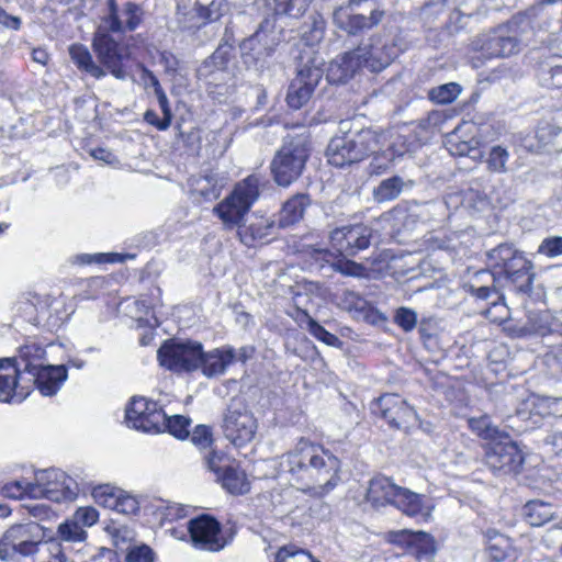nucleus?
<instances>
[{"label": "nucleus", "instance_id": "f257e3e1", "mask_svg": "<svg viewBox=\"0 0 562 562\" xmlns=\"http://www.w3.org/2000/svg\"><path fill=\"white\" fill-rule=\"evenodd\" d=\"M487 269L475 272L463 285L467 293L496 305L504 300L502 289L530 293L535 280L533 265L513 244H499L486 252Z\"/></svg>", "mask_w": 562, "mask_h": 562}, {"label": "nucleus", "instance_id": "f03ea898", "mask_svg": "<svg viewBox=\"0 0 562 562\" xmlns=\"http://www.w3.org/2000/svg\"><path fill=\"white\" fill-rule=\"evenodd\" d=\"M280 469L297 490L322 497L338 484L340 460L323 446L301 439L281 456Z\"/></svg>", "mask_w": 562, "mask_h": 562}, {"label": "nucleus", "instance_id": "7ed1b4c3", "mask_svg": "<svg viewBox=\"0 0 562 562\" xmlns=\"http://www.w3.org/2000/svg\"><path fill=\"white\" fill-rule=\"evenodd\" d=\"M532 31L533 25L528 13H517L506 23L479 36L473 45L490 58H506L521 50Z\"/></svg>", "mask_w": 562, "mask_h": 562}, {"label": "nucleus", "instance_id": "20e7f679", "mask_svg": "<svg viewBox=\"0 0 562 562\" xmlns=\"http://www.w3.org/2000/svg\"><path fill=\"white\" fill-rule=\"evenodd\" d=\"M311 151V135L307 130L284 137L270 164L276 183L286 188L295 182L302 176Z\"/></svg>", "mask_w": 562, "mask_h": 562}, {"label": "nucleus", "instance_id": "39448f33", "mask_svg": "<svg viewBox=\"0 0 562 562\" xmlns=\"http://www.w3.org/2000/svg\"><path fill=\"white\" fill-rule=\"evenodd\" d=\"M46 528L38 522L11 526L0 539V559L5 562H34L46 542Z\"/></svg>", "mask_w": 562, "mask_h": 562}, {"label": "nucleus", "instance_id": "423d86ee", "mask_svg": "<svg viewBox=\"0 0 562 562\" xmlns=\"http://www.w3.org/2000/svg\"><path fill=\"white\" fill-rule=\"evenodd\" d=\"M284 40L283 29L274 26L272 20L262 19L256 32L239 44L243 64L256 74L263 72L269 66L270 58Z\"/></svg>", "mask_w": 562, "mask_h": 562}, {"label": "nucleus", "instance_id": "0eeeda50", "mask_svg": "<svg viewBox=\"0 0 562 562\" xmlns=\"http://www.w3.org/2000/svg\"><path fill=\"white\" fill-rule=\"evenodd\" d=\"M380 137L379 133L370 128L355 134L334 136L326 149L328 162L338 168L358 164L378 151Z\"/></svg>", "mask_w": 562, "mask_h": 562}, {"label": "nucleus", "instance_id": "6e6552de", "mask_svg": "<svg viewBox=\"0 0 562 562\" xmlns=\"http://www.w3.org/2000/svg\"><path fill=\"white\" fill-rule=\"evenodd\" d=\"M367 501L375 508L394 506L409 517H415L423 512L422 495L396 485L390 477L383 475L370 481Z\"/></svg>", "mask_w": 562, "mask_h": 562}, {"label": "nucleus", "instance_id": "1a4fd4ad", "mask_svg": "<svg viewBox=\"0 0 562 562\" xmlns=\"http://www.w3.org/2000/svg\"><path fill=\"white\" fill-rule=\"evenodd\" d=\"M259 196V178L249 176L214 207L226 229L238 228L245 215Z\"/></svg>", "mask_w": 562, "mask_h": 562}, {"label": "nucleus", "instance_id": "9d476101", "mask_svg": "<svg viewBox=\"0 0 562 562\" xmlns=\"http://www.w3.org/2000/svg\"><path fill=\"white\" fill-rule=\"evenodd\" d=\"M324 59L313 49L304 50L300 57L296 77L291 81L286 94L290 108L301 109L311 99V95L323 78Z\"/></svg>", "mask_w": 562, "mask_h": 562}, {"label": "nucleus", "instance_id": "9b49d317", "mask_svg": "<svg viewBox=\"0 0 562 562\" xmlns=\"http://www.w3.org/2000/svg\"><path fill=\"white\" fill-rule=\"evenodd\" d=\"M30 497H45L49 501L71 502L78 493V483L58 469L41 470L35 473V481L29 486Z\"/></svg>", "mask_w": 562, "mask_h": 562}, {"label": "nucleus", "instance_id": "f8f14e48", "mask_svg": "<svg viewBox=\"0 0 562 562\" xmlns=\"http://www.w3.org/2000/svg\"><path fill=\"white\" fill-rule=\"evenodd\" d=\"M202 344L198 341L168 340L157 352L160 366L180 373L200 368L202 360Z\"/></svg>", "mask_w": 562, "mask_h": 562}, {"label": "nucleus", "instance_id": "ddd939ff", "mask_svg": "<svg viewBox=\"0 0 562 562\" xmlns=\"http://www.w3.org/2000/svg\"><path fill=\"white\" fill-rule=\"evenodd\" d=\"M257 427V420L244 398H232L223 420L225 437L235 446L241 447L254 439Z\"/></svg>", "mask_w": 562, "mask_h": 562}, {"label": "nucleus", "instance_id": "4468645a", "mask_svg": "<svg viewBox=\"0 0 562 562\" xmlns=\"http://www.w3.org/2000/svg\"><path fill=\"white\" fill-rule=\"evenodd\" d=\"M226 7V0H194V7L189 10L178 4L176 22L180 30L193 32L218 21Z\"/></svg>", "mask_w": 562, "mask_h": 562}, {"label": "nucleus", "instance_id": "2eb2a0df", "mask_svg": "<svg viewBox=\"0 0 562 562\" xmlns=\"http://www.w3.org/2000/svg\"><path fill=\"white\" fill-rule=\"evenodd\" d=\"M125 420L128 427L136 430L160 432L165 412L156 402L135 396L125 409Z\"/></svg>", "mask_w": 562, "mask_h": 562}, {"label": "nucleus", "instance_id": "dca6fc26", "mask_svg": "<svg viewBox=\"0 0 562 562\" xmlns=\"http://www.w3.org/2000/svg\"><path fill=\"white\" fill-rule=\"evenodd\" d=\"M356 52L362 66L372 72H379L386 68L397 54L393 41L381 34L372 35L362 42Z\"/></svg>", "mask_w": 562, "mask_h": 562}, {"label": "nucleus", "instance_id": "f3484780", "mask_svg": "<svg viewBox=\"0 0 562 562\" xmlns=\"http://www.w3.org/2000/svg\"><path fill=\"white\" fill-rule=\"evenodd\" d=\"M188 531L195 549L217 552L227 544L222 535L221 524L209 515H201L189 520Z\"/></svg>", "mask_w": 562, "mask_h": 562}, {"label": "nucleus", "instance_id": "a211bd4d", "mask_svg": "<svg viewBox=\"0 0 562 562\" xmlns=\"http://www.w3.org/2000/svg\"><path fill=\"white\" fill-rule=\"evenodd\" d=\"M305 254L311 258V266L319 271L329 270L353 278L367 277V268L361 263L347 259V255H336L326 248H316L314 246L307 247Z\"/></svg>", "mask_w": 562, "mask_h": 562}, {"label": "nucleus", "instance_id": "6ab92c4d", "mask_svg": "<svg viewBox=\"0 0 562 562\" xmlns=\"http://www.w3.org/2000/svg\"><path fill=\"white\" fill-rule=\"evenodd\" d=\"M144 11L135 2H125L119 7L116 0H106V13L99 26L112 33H125L136 30L143 20Z\"/></svg>", "mask_w": 562, "mask_h": 562}, {"label": "nucleus", "instance_id": "aec40b11", "mask_svg": "<svg viewBox=\"0 0 562 562\" xmlns=\"http://www.w3.org/2000/svg\"><path fill=\"white\" fill-rule=\"evenodd\" d=\"M524 463V456L518 446L512 441L488 443L485 450V464L494 473H518Z\"/></svg>", "mask_w": 562, "mask_h": 562}, {"label": "nucleus", "instance_id": "412c9836", "mask_svg": "<svg viewBox=\"0 0 562 562\" xmlns=\"http://www.w3.org/2000/svg\"><path fill=\"white\" fill-rule=\"evenodd\" d=\"M373 411L396 429L407 431L417 424L418 416L407 402L396 394H384L375 403Z\"/></svg>", "mask_w": 562, "mask_h": 562}, {"label": "nucleus", "instance_id": "4be33fe9", "mask_svg": "<svg viewBox=\"0 0 562 562\" xmlns=\"http://www.w3.org/2000/svg\"><path fill=\"white\" fill-rule=\"evenodd\" d=\"M431 5H441L450 11L447 27L451 33L465 25L463 20L498 9L497 4H492V0H435Z\"/></svg>", "mask_w": 562, "mask_h": 562}, {"label": "nucleus", "instance_id": "5701e85b", "mask_svg": "<svg viewBox=\"0 0 562 562\" xmlns=\"http://www.w3.org/2000/svg\"><path fill=\"white\" fill-rule=\"evenodd\" d=\"M372 229L363 224L342 226L330 232L333 248L340 255L353 256L370 246Z\"/></svg>", "mask_w": 562, "mask_h": 562}, {"label": "nucleus", "instance_id": "b1692460", "mask_svg": "<svg viewBox=\"0 0 562 562\" xmlns=\"http://www.w3.org/2000/svg\"><path fill=\"white\" fill-rule=\"evenodd\" d=\"M104 27L98 26L92 46L99 61L116 78L125 79L126 72L122 67V53L120 44Z\"/></svg>", "mask_w": 562, "mask_h": 562}, {"label": "nucleus", "instance_id": "393cba45", "mask_svg": "<svg viewBox=\"0 0 562 562\" xmlns=\"http://www.w3.org/2000/svg\"><path fill=\"white\" fill-rule=\"evenodd\" d=\"M222 457L217 452H211L206 457L207 468L215 473L216 481L232 494H245L249 491L246 474L232 465H221Z\"/></svg>", "mask_w": 562, "mask_h": 562}, {"label": "nucleus", "instance_id": "a878e982", "mask_svg": "<svg viewBox=\"0 0 562 562\" xmlns=\"http://www.w3.org/2000/svg\"><path fill=\"white\" fill-rule=\"evenodd\" d=\"M312 0H266L267 11L262 19L274 22V26L283 29L285 33V20L299 19L304 15Z\"/></svg>", "mask_w": 562, "mask_h": 562}, {"label": "nucleus", "instance_id": "bb28decb", "mask_svg": "<svg viewBox=\"0 0 562 562\" xmlns=\"http://www.w3.org/2000/svg\"><path fill=\"white\" fill-rule=\"evenodd\" d=\"M278 224L266 216L252 214L241 222L237 228L239 240L250 247L276 233Z\"/></svg>", "mask_w": 562, "mask_h": 562}, {"label": "nucleus", "instance_id": "cd10ccee", "mask_svg": "<svg viewBox=\"0 0 562 562\" xmlns=\"http://www.w3.org/2000/svg\"><path fill=\"white\" fill-rule=\"evenodd\" d=\"M21 373L19 364L13 363V359H0V402L21 403L26 397L27 393H23L19 389L18 378Z\"/></svg>", "mask_w": 562, "mask_h": 562}, {"label": "nucleus", "instance_id": "c85d7f7f", "mask_svg": "<svg viewBox=\"0 0 562 562\" xmlns=\"http://www.w3.org/2000/svg\"><path fill=\"white\" fill-rule=\"evenodd\" d=\"M34 383L44 396L55 395L67 380V368L64 364H43L33 373Z\"/></svg>", "mask_w": 562, "mask_h": 562}, {"label": "nucleus", "instance_id": "c756f323", "mask_svg": "<svg viewBox=\"0 0 562 562\" xmlns=\"http://www.w3.org/2000/svg\"><path fill=\"white\" fill-rule=\"evenodd\" d=\"M362 67L356 49L346 52L329 63L327 80L333 83H345Z\"/></svg>", "mask_w": 562, "mask_h": 562}, {"label": "nucleus", "instance_id": "7c9ffc66", "mask_svg": "<svg viewBox=\"0 0 562 562\" xmlns=\"http://www.w3.org/2000/svg\"><path fill=\"white\" fill-rule=\"evenodd\" d=\"M392 541L406 544L412 548L417 558H430L436 552L435 540L434 538L424 531H411L407 529L394 532L392 535Z\"/></svg>", "mask_w": 562, "mask_h": 562}, {"label": "nucleus", "instance_id": "2f4dec72", "mask_svg": "<svg viewBox=\"0 0 562 562\" xmlns=\"http://www.w3.org/2000/svg\"><path fill=\"white\" fill-rule=\"evenodd\" d=\"M232 346L224 345L209 352L202 350L201 369L205 376L214 378L226 372L232 364Z\"/></svg>", "mask_w": 562, "mask_h": 562}, {"label": "nucleus", "instance_id": "473e14b6", "mask_svg": "<svg viewBox=\"0 0 562 562\" xmlns=\"http://www.w3.org/2000/svg\"><path fill=\"white\" fill-rule=\"evenodd\" d=\"M311 205V198L305 193H297L286 200L279 213L278 227H289L299 223Z\"/></svg>", "mask_w": 562, "mask_h": 562}, {"label": "nucleus", "instance_id": "72a5a7b5", "mask_svg": "<svg viewBox=\"0 0 562 562\" xmlns=\"http://www.w3.org/2000/svg\"><path fill=\"white\" fill-rule=\"evenodd\" d=\"M383 16V10L374 9L368 16L363 14H351L345 21H342L340 12L338 20H335V22L347 34L359 35L362 32L371 30L373 26L378 25L382 21Z\"/></svg>", "mask_w": 562, "mask_h": 562}, {"label": "nucleus", "instance_id": "f704fd0d", "mask_svg": "<svg viewBox=\"0 0 562 562\" xmlns=\"http://www.w3.org/2000/svg\"><path fill=\"white\" fill-rule=\"evenodd\" d=\"M485 552L490 562H504L512 552L510 539L495 529H487L484 533Z\"/></svg>", "mask_w": 562, "mask_h": 562}, {"label": "nucleus", "instance_id": "c9c22d12", "mask_svg": "<svg viewBox=\"0 0 562 562\" xmlns=\"http://www.w3.org/2000/svg\"><path fill=\"white\" fill-rule=\"evenodd\" d=\"M45 349L35 342L26 344L19 350V357L12 358L14 364H19L21 372L33 373L44 364Z\"/></svg>", "mask_w": 562, "mask_h": 562}, {"label": "nucleus", "instance_id": "e433bc0d", "mask_svg": "<svg viewBox=\"0 0 562 562\" xmlns=\"http://www.w3.org/2000/svg\"><path fill=\"white\" fill-rule=\"evenodd\" d=\"M325 29L326 21L319 12L313 11L306 16L305 21L299 29V33L302 37V41H304V43L310 46L307 50L312 49V46L323 40Z\"/></svg>", "mask_w": 562, "mask_h": 562}, {"label": "nucleus", "instance_id": "4c0bfd02", "mask_svg": "<svg viewBox=\"0 0 562 562\" xmlns=\"http://www.w3.org/2000/svg\"><path fill=\"white\" fill-rule=\"evenodd\" d=\"M522 515L529 525L540 527L552 520L555 517V512L550 503L532 499L525 504Z\"/></svg>", "mask_w": 562, "mask_h": 562}, {"label": "nucleus", "instance_id": "58836bf2", "mask_svg": "<svg viewBox=\"0 0 562 562\" xmlns=\"http://www.w3.org/2000/svg\"><path fill=\"white\" fill-rule=\"evenodd\" d=\"M69 55L75 65L82 71H86L95 79L103 78L106 72L98 66L89 52L82 44H72L69 47Z\"/></svg>", "mask_w": 562, "mask_h": 562}, {"label": "nucleus", "instance_id": "ea45409f", "mask_svg": "<svg viewBox=\"0 0 562 562\" xmlns=\"http://www.w3.org/2000/svg\"><path fill=\"white\" fill-rule=\"evenodd\" d=\"M407 183L400 176H393L383 179L376 187L373 188L372 195L375 202L384 203L396 200Z\"/></svg>", "mask_w": 562, "mask_h": 562}, {"label": "nucleus", "instance_id": "a19ab883", "mask_svg": "<svg viewBox=\"0 0 562 562\" xmlns=\"http://www.w3.org/2000/svg\"><path fill=\"white\" fill-rule=\"evenodd\" d=\"M87 537L88 533L82 526H79L76 520L69 518L58 526L56 537H52L48 540H57L64 547V543H83Z\"/></svg>", "mask_w": 562, "mask_h": 562}, {"label": "nucleus", "instance_id": "79ce46f5", "mask_svg": "<svg viewBox=\"0 0 562 562\" xmlns=\"http://www.w3.org/2000/svg\"><path fill=\"white\" fill-rule=\"evenodd\" d=\"M468 423L471 430L485 440H491L493 442L502 437L499 429L492 424V420L487 415L472 417Z\"/></svg>", "mask_w": 562, "mask_h": 562}, {"label": "nucleus", "instance_id": "37998d69", "mask_svg": "<svg viewBox=\"0 0 562 562\" xmlns=\"http://www.w3.org/2000/svg\"><path fill=\"white\" fill-rule=\"evenodd\" d=\"M149 508L153 514L159 516L160 521H172L184 516V509L181 508L178 504L170 503L169 501H165L161 498L154 499L149 504Z\"/></svg>", "mask_w": 562, "mask_h": 562}, {"label": "nucleus", "instance_id": "c03bdc74", "mask_svg": "<svg viewBox=\"0 0 562 562\" xmlns=\"http://www.w3.org/2000/svg\"><path fill=\"white\" fill-rule=\"evenodd\" d=\"M509 157L510 155L505 147L501 145L493 146L485 160L487 170L495 173L508 172L507 162Z\"/></svg>", "mask_w": 562, "mask_h": 562}, {"label": "nucleus", "instance_id": "a18cd8bd", "mask_svg": "<svg viewBox=\"0 0 562 562\" xmlns=\"http://www.w3.org/2000/svg\"><path fill=\"white\" fill-rule=\"evenodd\" d=\"M189 426H190L189 418L181 416V415L168 416L165 413V420H164V425L160 428V432L167 430L169 434H171L172 436H175L178 439H186L190 435Z\"/></svg>", "mask_w": 562, "mask_h": 562}, {"label": "nucleus", "instance_id": "49530a36", "mask_svg": "<svg viewBox=\"0 0 562 562\" xmlns=\"http://www.w3.org/2000/svg\"><path fill=\"white\" fill-rule=\"evenodd\" d=\"M299 312L306 319V329L313 337H315L319 341H323L327 346L335 347L340 344V340L336 335L327 331L313 317H311L306 311L299 310Z\"/></svg>", "mask_w": 562, "mask_h": 562}, {"label": "nucleus", "instance_id": "de8ad7c7", "mask_svg": "<svg viewBox=\"0 0 562 562\" xmlns=\"http://www.w3.org/2000/svg\"><path fill=\"white\" fill-rule=\"evenodd\" d=\"M461 86L456 82L445 83L429 90L428 97L438 104L453 102L461 93Z\"/></svg>", "mask_w": 562, "mask_h": 562}, {"label": "nucleus", "instance_id": "09e8293b", "mask_svg": "<svg viewBox=\"0 0 562 562\" xmlns=\"http://www.w3.org/2000/svg\"><path fill=\"white\" fill-rule=\"evenodd\" d=\"M41 552L34 562H67L65 547L57 540H46Z\"/></svg>", "mask_w": 562, "mask_h": 562}, {"label": "nucleus", "instance_id": "8fccbe9b", "mask_svg": "<svg viewBox=\"0 0 562 562\" xmlns=\"http://www.w3.org/2000/svg\"><path fill=\"white\" fill-rule=\"evenodd\" d=\"M117 495H121V490L109 484L99 485L92 490L95 503L109 509L114 506Z\"/></svg>", "mask_w": 562, "mask_h": 562}, {"label": "nucleus", "instance_id": "3c124183", "mask_svg": "<svg viewBox=\"0 0 562 562\" xmlns=\"http://www.w3.org/2000/svg\"><path fill=\"white\" fill-rule=\"evenodd\" d=\"M541 85L549 89L562 88V65H551L549 68H542L539 74Z\"/></svg>", "mask_w": 562, "mask_h": 562}, {"label": "nucleus", "instance_id": "603ef678", "mask_svg": "<svg viewBox=\"0 0 562 562\" xmlns=\"http://www.w3.org/2000/svg\"><path fill=\"white\" fill-rule=\"evenodd\" d=\"M372 155H373V158L369 164V173L370 175L380 176L392 167L393 160H394L393 151L385 150L381 154H378L375 151Z\"/></svg>", "mask_w": 562, "mask_h": 562}, {"label": "nucleus", "instance_id": "864d4df0", "mask_svg": "<svg viewBox=\"0 0 562 562\" xmlns=\"http://www.w3.org/2000/svg\"><path fill=\"white\" fill-rule=\"evenodd\" d=\"M394 322L404 331H411L417 324V313L408 307H400L395 312Z\"/></svg>", "mask_w": 562, "mask_h": 562}, {"label": "nucleus", "instance_id": "5fc2aeb1", "mask_svg": "<svg viewBox=\"0 0 562 562\" xmlns=\"http://www.w3.org/2000/svg\"><path fill=\"white\" fill-rule=\"evenodd\" d=\"M538 254L548 258L562 256V236H549L538 247Z\"/></svg>", "mask_w": 562, "mask_h": 562}, {"label": "nucleus", "instance_id": "6e6d98bb", "mask_svg": "<svg viewBox=\"0 0 562 562\" xmlns=\"http://www.w3.org/2000/svg\"><path fill=\"white\" fill-rule=\"evenodd\" d=\"M112 509L124 515H133L138 510V502L121 490V495H117Z\"/></svg>", "mask_w": 562, "mask_h": 562}, {"label": "nucleus", "instance_id": "4d7b16f0", "mask_svg": "<svg viewBox=\"0 0 562 562\" xmlns=\"http://www.w3.org/2000/svg\"><path fill=\"white\" fill-rule=\"evenodd\" d=\"M71 518L85 529V527H91L98 521L99 513L95 508L90 506L80 507L75 512Z\"/></svg>", "mask_w": 562, "mask_h": 562}, {"label": "nucleus", "instance_id": "13d9d810", "mask_svg": "<svg viewBox=\"0 0 562 562\" xmlns=\"http://www.w3.org/2000/svg\"><path fill=\"white\" fill-rule=\"evenodd\" d=\"M189 436L200 449L209 448L213 441L211 428L205 425H198Z\"/></svg>", "mask_w": 562, "mask_h": 562}, {"label": "nucleus", "instance_id": "bf43d9fd", "mask_svg": "<svg viewBox=\"0 0 562 562\" xmlns=\"http://www.w3.org/2000/svg\"><path fill=\"white\" fill-rule=\"evenodd\" d=\"M154 551L148 546L132 549L126 555V562H153Z\"/></svg>", "mask_w": 562, "mask_h": 562}, {"label": "nucleus", "instance_id": "052dcab7", "mask_svg": "<svg viewBox=\"0 0 562 562\" xmlns=\"http://www.w3.org/2000/svg\"><path fill=\"white\" fill-rule=\"evenodd\" d=\"M144 121L147 122L148 124L155 126L159 131L167 130L171 124V122L168 120V117L164 116L162 119H159L157 113L154 110H147L144 113Z\"/></svg>", "mask_w": 562, "mask_h": 562}, {"label": "nucleus", "instance_id": "680f3d73", "mask_svg": "<svg viewBox=\"0 0 562 562\" xmlns=\"http://www.w3.org/2000/svg\"><path fill=\"white\" fill-rule=\"evenodd\" d=\"M32 483H30V482L23 483L21 481H16L12 484H8L5 486L7 495L10 497H14V498H21L25 495L30 496L29 486Z\"/></svg>", "mask_w": 562, "mask_h": 562}, {"label": "nucleus", "instance_id": "e2e57ef3", "mask_svg": "<svg viewBox=\"0 0 562 562\" xmlns=\"http://www.w3.org/2000/svg\"><path fill=\"white\" fill-rule=\"evenodd\" d=\"M450 150L453 155L471 156L472 158H476V154H479L477 149L468 142L451 144Z\"/></svg>", "mask_w": 562, "mask_h": 562}, {"label": "nucleus", "instance_id": "0e129e2a", "mask_svg": "<svg viewBox=\"0 0 562 562\" xmlns=\"http://www.w3.org/2000/svg\"><path fill=\"white\" fill-rule=\"evenodd\" d=\"M232 363L234 361H240L245 363L248 359H250L255 353V348L252 346H243L239 349H235L232 346Z\"/></svg>", "mask_w": 562, "mask_h": 562}, {"label": "nucleus", "instance_id": "69168bd1", "mask_svg": "<svg viewBox=\"0 0 562 562\" xmlns=\"http://www.w3.org/2000/svg\"><path fill=\"white\" fill-rule=\"evenodd\" d=\"M0 24L7 29L18 31L20 30L22 22L19 16L8 14L7 11L0 7Z\"/></svg>", "mask_w": 562, "mask_h": 562}, {"label": "nucleus", "instance_id": "338daca9", "mask_svg": "<svg viewBox=\"0 0 562 562\" xmlns=\"http://www.w3.org/2000/svg\"><path fill=\"white\" fill-rule=\"evenodd\" d=\"M345 303L348 304L349 308H355L356 311H362L367 305L364 299L351 291L345 293Z\"/></svg>", "mask_w": 562, "mask_h": 562}, {"label": "nucleus", "instance_id": "774afa93", "mask_svg": "<svg viewBox=\"0 0 562 562\" xmlns=\"http://www.w3.org/2000/svg\"><path fill=\"white\" fill-rule=\"evenodd\" d=\"M155 95L157 97L158 104L161 109L164 116L168 117V120L171 122L172 112L169 106V101H168L167 94L165 93V91H158V93H156Z\"/></svg>", "mask_w": 562, "mask_h": 562}]
</instances>
